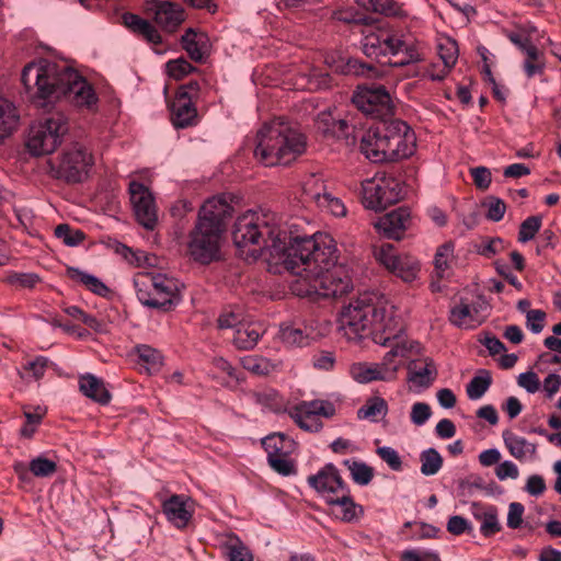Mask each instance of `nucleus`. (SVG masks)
Returning <instances> with one entry per match:
<instances>
[{"mask_svg":"<svg viewBox=\"0 0 561 561\" xmlns=\"http://www.w3.org/2000/svg\"><path fill=\"white\" fill-rule=\"evenodd\" d=\"M337 250L327 234L295 237L289 240L284 270L295 279L290 289L299 297L337 298L352 288V279L343 266H336Z\"/></svg>","mask_w":561,"mask_h":561,"instance_id":"nucleus-1","label":"nucleus"},{"mask_svg":"<svg viewBox=\"0 0 561 561\" xmlns=\"http://www.w3.org/2000/svg\"><path fill=\"white\" fill-rule=\"evenodd\" d=\"M21 81L35 100L66 99L77 107L91 110L98 103L93 87L77 70L46 59L27 64Z\"/></svg>","mask_w":561,"mask_h":561,"instance_id":"nucleus-2","label":"nucleus"},{"mask_svg":"<svg viewBox=\"0 0 561 561\" xmlns=\"http://www.w3.org/2000/svg\"><path fill=\"white\" fill-rule=\"evenodd\" d=\"M232 239L244 260L254 262L263 253H268L270 271L279 273V266L285 267L288 233L274 214L249 210L238 216L232 227Z\"/></svg>","mask_w":561,"mask_h":561,"instance_id":"nucleus-3","label":"nucleus"},{"mask_svg":"<svg viewBox=\"0 0 561 561\" xmlns=\"http://www.w3.org/2000/svg\"><path fill=\"white\" fill-rule=\"evenodd\" d=\"M371 328L373 341L387 346L392 341H400L403 333L401 319L393 306L377 299L370 294H363L344 307L339 318V330L347 340H357L362 333Z\"/></svg>","mask_w":561,"mask_h":561,"instance_id":"nucleus-4","label":"nucleus"},{"mask_svg":"<svg viewBox=\"0 0 561 561\" xmlns=\"http://www.w3.org/2000/svg\"><path fill=\"white\" fill-rule=\"evenodd\" d=\"M233 207L225 195L208 198L199 208L194 227L188 232L186 251L199 264L220 260V248Z\"/></svg>","mask_w":561,"mask_h":561,"instance_id":"nucleus-5","label":"nucleus"},{"mask_svg":"<svg viewBox=\"0 0 561 561\" xmlns=\"http://www.w3.org/2000/svg\"><path fill=\"white\" fill-rule=\"evenodd\" d=\"M415 147L414 131L399 118L377 123L360 138V151L375 163L407 159L414 153Z\"/></svg>","mask_w":561,"mask_h":561,"instance_id":"nucleus-6","label":"nucleus"},{"mask_svg":"<svg viewBox=\"0 0 561 561\" xmlns=\"http://www.w3.org/2000/svg\"><path fill=\"white\" fill-rule=\"evenodd\" d=\"M306 149L302 134L283 118L265 123L256 134L254 158L265 167L287 165Z\"/></svg>","mask_w":561,"mask_h":561,"instance_id":"nucleus-7","label":"nucleus"},{"mask_svg":"<svg viewBox=\"0 0 561 561\" xmlns=\"http://www.w3.org/2000/svg\"><path fill=\"white\" fill-rule=\"evenodd\" d=\"M362 50L367 57L378 61L381 57L390 56L387 62L393 67H403L422 60L421 54L414 46L386 32L366 35L362 43Z\"/></svg>","mask_w":561,"mask_h":561,"instance_id":"nucleus-8","label":"nucleus"},{"mask_svg":"<svg viewBox=\"0 0 561 561\" xmlns=\"http://www.w3.org/2000/svg\"><path fill=\"white\" fill-rule=\"evenodd\" d=\"M69 131L65 114L56 112L30 128L26 147L33 156L53 153Z\"/></svg>","mask_w":561,"mask_h":561,"instance_id":"nucleus-9","label":"nucleus"},{"mask_svg":"<svg viewBox=\"0 0 561 561\" xmlns=\"http://www.w3.org/2000/svg\"><path fill=\"white\" fill-rule=\"evenodd\" d=\"M92 164V154L79 144H73L65 149L57 164L49 162L51 175L68 184L83 182L88 178Z\"/></svg>","mask_w":561,"mask_h":561,"instance_id":"nucleus-10","label":"nucleus"},{"mask_svg":"<svg viewBox=\"0 0 561 561\" xmlns=\"http://www.w3.org/2000/svg\"><path fill=\"white\" fill-rule=\"evenodd\" d=\"M353 102L363 113L380 122L390 119L393 114L394 105L390 93L380 84L363 85L354 94Z\"/></svg>","mask_w":561,"mask_h":561,"instance_id":"nucleus-11","label":"nucleus"},{"mask_svg":"<svg viewBox=\"0 0 561 561\" xmlns=\"http://www.w3.org/2000/svg\"><path fill=\"white\" fill-rule=\"evenodd\" d=\"M363 204L376 211L402 198V187L394 179L366 180L362 184Z\"/></svg>","mask_w":561,"mask_h":561,"instance_id":"nucleus-12","label":"nucleus"},{"mask_svg":"<svg viewBox=\"0 0 561 561\" xmlns=\"http://www.w3.org/2000/svg\"><path fill=\"white\" fill-rule=\"evenodd\" d=\"M289 416L304 431L317 433L323 427L320 416L332 417L335 415V407L328 400L301 401L288 411Z\"/></svg>","mask_w":561,"mask_h":561,"instance_id":"nucleus-13","label":"nucleus"},{"mask_svg":"<svg viewBox=\"0 0 561 561\" xmlns=\"http://www.w3.org/2000/svg\"><path fill=\"white\" fill-rule=\"evenodd\" d=\"M128 191L136 220L147 230H153L158 222V214L151 191L137 181L129 183Z\"/></svg>","mask_w":561,"mask_h":561,"instance_id":"nucleus-14","label":"nucleus"},{"mask_svg":"<svg viewBox=\"0 0 561 561\" xmlns=\"http://www.w3.org/2000/svg\"><path fill=\"white\" fill-rule=\"evenodd\" d=\"M308 484L320 494L328 504L335 501L350 489L343 481L337 468L333 463H327L316 474L308 477Z\"/></svg>","mask_w":561,"mask_h":561,"instance_id":"nucleus-15","label":"nucleus"},{"mask_svg":"<svg viewBox=\"0 0 561 561\" xmlns=\"http://www.w3.org/2000/svg\"><path fill=\"white\" fill-rule=\"evenodd\" d=\"M147 5V11L152 14L154 23L164 32L174 33L186 19L185 10L180 3L151 0Z\"/></svg>","mask_w":561,"mask_h":561,"instance_id":"nucleus-16","label":"nucleus"},{"mask_svg":"<svg viewBox=\"0 0 561 561\" xmlns=\"http://www.w3.org/2000/svg\"><path fill=\"white\" fill-rule=\"evenodd\" d=\"M411 224L410 209L408 207H398L380 217L374 226L383 237L400 240Z\"/></svg>","mask_w":561,"mask_h":561,"instance_id":"nucleus-17","label":"nucleus"},{"mask_svg":"<svg viewBox=\"0 0 561 561\" xmlns=\"http://www.w3.org/2000/svg\"><path fill=\"white\" fill-rule=\"evenodd\" d=\"M150 282V287L156 288L162 296L163 301H153V306L160 311H170L174 309L181 301L180 297V283L173 277L165 274H157L147 276Z\"/></svg>","mask_w":561,"mask_h":561,"instance_id":"nucleus-18","label":"nucleus"},{"mask_svg":"<svg viewBox=\"0 0 561 561\" xmlns=\"http://www.w3.org/2000/svg\"><path fill=\"white\" fill-rule=\"evenodd\" d=\"M193 95L176 92L170 105L171 121L175 128H186L197 123V110L193 104Z\"/></svg>","mask_w":561,"mask_h":561,"instance_id":"nucleus-19","label":"nucleus"},{"mask_svg":"<svg viewBox=\"0 0 561 561\" xmlns=\"http://www.w3.org/2000/svg\"><path fill=\"white\" fill-rule=\"evenodd\" d=\"M167 519L178 528H184L193 516L191 500L184 495L173 494L162 503Z\"/></svg>","mask_w":561,"mask_h":561,"instance_id":"nucleus-20","label":"nucleus"},{"mask_svg":"<svg viewBox=\"0 0 561 561\" xmlns=\"http://www.w3.org/2000/svg\"><path fill=\"white\" fill-rule=\"evenodd\" d=\"M122 24L134 35L153 45L162 44V36L157 27L148 20L131 12L122 14Z\"/></svg>","mask_w":561,"mask_h":561,"instance_id":"nucleus-21","label":"nucleus"},{"mask_svg":"<svg viewBox=\"0 0 561 561\" xmlns=\"http://www.w3.org/2000/svg\"><path fill=\"white\" fill-rule=\"evenodd\" d=\"M471 507L473 517L480 522V533L483 537L490 538L502 530L495 506L483 507L478 503H472Z\"/></svg>","mask_w":561,"mask_h":561,"instance_id":"nucleus-22","label":"nucleus"},{"mask_svg":"<svg viewBox=\"0 0 561 561\" xmlns=\"http://www.w3.org/2000/svg\"><path fill=\"white\" fill-rule=\"evenodd\" d=\"M79 389L85 397L100 404L104 405L111 401V393L103 380L92 374L80 376Z\"/></svg>","mask_w":561,"mask_h":561,"instance_id":"nucleus-23","label":"nucleus"},{"mask_svg":"<svg viewBox=\"0 0 561 561\" xmlns=\"http://www.w3.org/2000/svg\"><path fill=\"white\" fill-rule=\"evenodd\" d=\"M208 38L204 33H197L190 27L181 37V45L188 54L190 58L196 62H202L207 50Z\"/></svg>","mask_w":561,"mask_h":561,"instance_id":"nucleus-24","label":"nucleus"},{"mask_svg":"<svg viewBox=\"0 0 561 561\" xmlns=\"http://www.w3.org/2000/svg\"><path fill=\"white\" fill-rule=\"evenodd\" d=\"M502 437L510 454L519 461L527 457H534L537 453V445L528 442L522 436H517L510 430L502 433Z\"/></svg>","mask_w":561,"mask_h":561,"instance_id":"nucleus-25","label":"nucleus"},{"mask_svg":"<svg viewBox=\"0 0 561 561\" xmlns=\"http://www.w3.org/2000/svg\"><path fill=\"white\" fill-rule=\"evenodd\" d=\"M383 369L385 367H382L380 364H375L373 366L358 364L352 368V376L356 381L360 383H367L374 380H393V369Z\"/></svg>","mask_w":561,"mask_h":561,"instance_id":"nucleus-26","label":"nucleus"},{"mask_svg":"<svg viewBox=\"0 0 561 561\" xmlns=\"http://www.w3.org/2000/svg\"><path fill=\"white\" fill-rule=\"evenodd\" d=\"M330 505L336 508V516L346 523L356 522L363 515V507L354 502L350 495V490L341 496H336Z\"/></svg>","mask_w":561,"mask_h":561,"instance_id":"nucleus-27","label":"nucleus"},{"mask_svg":"<svg viewBox=\"0 0 561 561\" xmlns=\"http://www.w3.org/2000/svg\"><path fill=\"white\" fill-rule=\"evenodd\" d=\"M262 446L267 454V460L275 457L289 456L294 442L284 434L275 433L262 439Z\"/></svg>","mask_w":561,"mask_h":561,"instance_id":"nucleus-28","label":"nucleus"},{"mask_svg":"<svg viewBox=\"0 0 561 561\" xmlns=\"http://www.w3.org/2000/svg\"><path fill=\"white\" fill-rule=\"evenodd\" d=\"M67 276L72 280H77L84 285L92 293L105 297L110 293L108 287L98 277L87 272L79 270L78 267H68Z\"/></svg>","mask_w":561,"mask_h":561,"instance_id":"nucleus-29","label":"nucleus"},{"mask_svg":"<svg viewBox=\"0 0 561 561\" xmlns=\"http://www.w3.org/2000/svg\"><path fill=\"white\" fill-rule=\"evenodd\" d=\"M261 335V328L254 324L242 325L236 329L232 342L239 350H251L257 344Z\"/></svg>","mask_w":561,"mask_h":561,"instance_id":"nucleus-30","label":"nucleus"},{"mask_svg":"<svg viewBox=\"0 0 561 561\" xmlns=\"http://www.w3.org/2000/svg\"><path fill=\"white\" fill-rule=\"evenodd\" d=\"M449 322L457 328L473 329L478 327L471 307L463 299L449 311Z\"/></svg>","mask_w":561,"mask_h":561,"instance_id":"nucleus-31","label":"nucleus"},{"mask_svg":"<svg viewBox=\"0 0 561 561\" xmlns=\"http://www.w3.org/2000/svg\"><path fill=\"white\" fill-rule=\"evenodd\" d=\"M19 115L12 103L0 99V142L16 128Z\"/></svg>","mask_w":561,"mask_h":561,"instance_id":"nucleus-32","label":"nucleus"},{"mask_svg":"<svg viewBox=\"0 0 561 561\" xmlns=\"http://www.w3.org/2000/svg\"><path fill=\"white\" fill-rule=\"evenodd\" d=\"M387 413L388 404L386 400L381 397H371L357 410V419L377 422L379 416L383 417Z\"/></svg>","mask_w":561,"mask_h":561,"instance_id":"nucleus-33","label":"nucleus"},{"mask_svg":"<svg viewBox=\"0 0 561 561\" xmlns=\"http://www.w3.org/2000/svg\"><path fill=\"white\" fill-rule=\"evenodd\" d=\"M492 385L491 373L486 369H480L466 386V392L470 400L481 399Z\"/></svg>","mask_w":561,"mask_h":561,"instance_id":"nucleus-34","label":"nucleus"},{"mask_svg":"<svg viewBox=\"0 0 561 561\" xmlns=\"http://www.w3.org/2000/svg\"><path fill=\"white\" fill-rule=\"evenodd\" d=\"M328 187L322 176L310 174L304 181L302 193L307 202H313L316 205L322 201V196L327 195Z\"/></svg>","mask_w":561,"mask_h":561,"instance_id":"nucleus-35","label":"nucleus"},{"mask_svg":"<svg viewBox=\"0 0 561 561\" xmlns=\"http://www.w3.org/2000/svg\"><path fill=\"white\" fill-rule=\"evenodd\" d=\"M390 346V351L387 352L383 356L382 362L380 365L385 367L383 370H387L389 368L393 369V379L396 378V374L398 371V368L400 366L401 359L408 356L409 348L407 347L403 340L400 341H392L388 345Z\"/></svg>","mask_w":561,"mask_h":561,"instance_id":"nucleus-36","label":"nucleus"},{"mask_svg":"<svg viewBox=\"0 0 561 561\" xmlns=\"http://www.w3.org/2000/svg\"><path fill=\"white\" fill-rule=\"evenodd\" d=\"M134 285L136 288V295L139 300V302L148 308L157 309V307L153 306V301H163L162 296L159 294V291L150 287L149 278L146 276L145 279L136 278L134 280Z\"/></svg>","mask_w":561,"mask_h":561,"instance_id":"nucleus-37","label":"nucleus"},{"mask_svg":"<svg viewBox=\"0 0 561 561\" xmlns=\"http://www.w3.org/2000/svg\"><path fill=\"white\" fill-rule=\"evenodd\" d=\"M414 364H415L414 362H411L408 366L409 381H411L417 386H421V387H428L437 374L433 360L430 358H426L425 366L420 370H415L413 368Z\"/></svg>","mask_w":561,"mask_h":561,"instance_id":"nucleus-38","label":"nucleus"},{"mask_svg":"<svg viewBox=\"0 0 561 561\" xmlns=\"http://www.w3.org/2000/svg\"><path fill=\"white\" fill-rule=\"evenodd\" d=\"M420 271L417 260L409 255H401L399 262L391 270V273L400 277L405 283L413 282Z\"/></svg>","mask_w":561,"mask_h":561,"instance_id":"nucleus-39","label":"nucleus"},{"mask_svg":"<svg viewBox=\"0 0 561 561\" xmlns=\"http://www.w3.org/2000/svg\"><path fill=\"white\" fill-rule=\"evenodd\" d=\"M420 461L421 473L426 477L436 474L442 469L444 462L440 454L433 447L420 454Z\"/></svg>","mask_w":561,"mask_h":561,"instance_id":"nucleus-40","label":"nucleus"},{"mask_svg":"<svg viewBox=\"0 0 561 561\" xmlns=\"http://www.w3.org/2000/svg\"><path fill=\"white\" fill-rule=\"evenodd\" d=\"M139 359L147 365L146 369L149 374L158 371L162 366V355L156 348L141 344L135 347Z\"/></svg>","mask_w":561,"mask_h":561,"instance_id":"nucleus-41","label":"nucleus"},{"mask_svg":"<svg viewBox=\"0 0 561 561\" xmlns=\"http://www.w3.org/2000/svg\"><path fill=\"white\" fill-rule=\"evenodd\" d=\"M343 465L350 470L355 483L367 485L373 480L374 470L365 462L346 459L343 461Z\"/></svg>","mask_w":561,"mask_h":561,"instance_id":"nucleus-42","label":"nucleus"},{"mask_svg":"<svg viewBox=\"0 0 561 561\" xmlns=\"http://www.w3.org/2000/svg\"><path fill=\"white\" fill-rule=\"evenodd\" d=\"M116 252L122 254L129 263L136 264L137 266L147 265L153 266L156 257L144 251H133L125 244L118 243Z\"/></svg>","mask_w":561,"mask_h":561,"instance_id":"nucleus-43","label":"nucleus"},{"mask_svg":"<svg viewBox=\"0 0 561 561\" xmlns=\"http://www.w3.org/2000/svg\"><path fill=\"white\" fill-rule=\"evenodd\" d=\"M226 554L228 561H253L252 552L238 537L226 545Z\"/></svg>","mask_w":561,"mask_h":561,"instance_id":"nucleus-44","label":"nucleus"},{"mask_svg":"<svg viewBox=\"0 0 561 561\" xmlns=\"http://www.w3.org/2000/svg\"><path fill=\"white\" fill-rule=\"evenodd\" d=\"M55 236L58 239H61L62 242L68 247H77L79 245L85 238L83 231L79 229H72L67 224L58 225L55 228Z\"/></svg>","mask_w":561,"mask_h":561,"instance_id":"nucleus-45","label":"nucleus"},{"mask_svg":"<svg viewBox=\"0 0 561 561\" xmlns=\"http://www.w3.org/2000/svg\"><path fill=\"white\" fill-rule=\"evenodd\" d=\"M28 469L35 477L45 478L56 472L57 463L46 457L38 456L31 460Z\"/></svg>","mask_w":561,"mask_h":561,"instance_id":"nucleus-46","label":"nucleus"},{"mask_svg":"<svg viewBox=\"0 0 561 561\" xmlns=\"http://www.w3.org/2000/svg\"><path fill=\"white\" fill-rule=\"evenodd\" d=\"M165 68L168 75L175 80H181L188 73L196 70V68L192 66L184 57L169 60L165 64Z\"/></svg>","mask_w":561,"mask_h":561,"instance_id":"nucleus-47","label":"nucleus"},{"mask_svg":"<svg viewBox=\"0 0 561 561\" xmlns=\"http://www.w3.org/2000/svg\"><path fill=\"white\" fill-rule=\"evenodd\" d=\"M356 3L366 11L393 15L397 13L392 0H356Z\"/></svg>","mask_w":561,"mask_h":561,"instance_id":"nucleus-48","label":"nucleus"},{"mask_svg":"<svg viewBox=\"0 0 561 561\" xmlns=\"http://www.w3.org/2000/svg\"><path fill=\"white\" fill-rule=\"evenodd\" d=\"M39 276L35 273H11L5 277V282L15 288L32 289L39 283Z\"/></svg>","mask_w":561,"mask_h":561,"instance_id":"nucleus-49","label":"nucleus"},{"mask_svg":"<svg viewBox=\"0 0 561 561\" xmlns=\"http://www.w3.org/2000/svg\"><path fill=\"white\" fill-rule=\"evenodd\" d=\"M541 227V218L539 216H530L526 218L519 227L518 241L528 242L535 238Z\"/></svg>","mask_w":561,"mask_h":561,"instance_id":"nucleus-50","label":"nucleus"},{"mask_svg":"<svg viewBox=\"0 0 561 561\" xmlns=\"http://www.w3.org/2000/svg\"><path fill=\"white\" fill-rule=\"evenodd\" d=\"M342 71L347 75L366 76L369 78L377 75L373 64H365L356 58L348 59Z\"/></svg>","mask_w":561,"mask_h":561,"instance_id":"nucleus-51","label":"nucleus"},{"mask_svg":"<svg viewBox=\"0 0 561 561\" xmlns=\"http://www.w3.org/2000/svg\"><path fill=\"white\" fill-rule=\"evenodd\" d=\"M375 256L389 272H391L401 257V255L397 254L394 247L389 243L382 244L376 250Z\"/></svg>","mask_w":561,"mask_h":561,"instance_id":"nucleus-52","label":"nucleus"},{"mask_svg":"<svg viewBox=\"0 0 561 561\" xmlns=\"http://www.w3.org/2000/svg\"><path fill=\"white\" fill-rule=\"evenodd\" d=\"M280 339L289 346H304L308 344V335H306L300 329L294 327L282 328Z\"/></svg>","mask_w":561,"mask_h":561,"instance_id":"nucleus-53","label":"nucleus"},{"mask_svg":"<svg viewBox=\"0 0 561 561\" xmlns=\"http://www.w3.org/2000/svg\"><path fill=\"white\" fill-rule=\"evenodd\" d=\"M438 54L446 68L450 69L458 59V45L455 41L447 39L438 45Z\"/></svg>","mask_w":561,"mask_h":561,"instance_id":"nucleus-54","label":"nucleus"},{"mask_svg":"<svg viewBox=\"0 0 561 561\" xmlns=\"http://www.w3.org/2000/svg\"><path fill=\"white\" fill-rule=\"evenodd\" d=\"M317 206L336 217L344 216L346 213V208L342 201L333 196L331 192H328L327 195L322 196V201H320Z\"/></svg>","mask_w":561,"mask_h":561,"instance_id":"nucleus-55","label":"nucleus"},{"mask_svg":"<svg viewBox=\"0 0 561 561\" xmlns=\"http://www.w3.org/2000/svg\"><path fill=\"white\" fill-rule=\"evenodd\" d=\"M377 455L394 471L402 469V461L398 451L389 446L378 447Z\"/></svg>","mask_w":561,"mask_h":561,"instance_id":"nucleus-56","label":"nucleus"},{"mask_svg":"<svg viewBox=\"0 0 561 561\" xmlns=\"http://www.w3.org/2000/svg\"><path fill=\"white\" fill-rule=\"evenodd\" d=\"M267 461H268V465L271 466V468L275 472H277L284 477H288L296 472L295 463L293 460L289 459V456L275 457V458H271Z\"/></svg>","mask_w":561,"mask_h":561,"instance_id":"nucleus-57","label":"nucleus"},{"mask_svg":"<svg viewBox=\"0 0 561 561\" xmlns=\"http://www.w3.org/2000/svg\"><path fill=\"white\" fill-rule=\"evenodd\" d=\"M470 174L477 188L485 191L492 182L491 171L486 167H476L470 169Z\"/></svg>","mask_w":561,"mask_h":561,"instance_id":"nucleus-58","label":"nucleus"},{"mask_svg":"<svg viewBox=\"0 0 561 561\" xmlns=\"http://www.w3.org/2000/svg\"><path fill=\"white\" fill-rule=\"evenodd\" d=\"M431 407L424 402H416L411 409V422L416 426H422L431 417Z\"/></svg>","mask_w":561,"mask_h":561,"instance_id":"nucleus-59","label":"nucleus"},{"mask_svg":"<svg viewBox=\"0 0 561 561\" xmlns=\"http://www.w3.org/2000/svg\"><path fill=\"white\" fill-rule=\"evenodd\" d=\"M453 252L454 244L451 242L438 247L434 257V264L437 271L445 272L448 268V259L453 255Z\"/></svg>","mask_w":561,"mask_h":561,"instance_id":"nucleus-60","label":"nucleus"},{"mask_svg":"<svg viewBox=\"0 0 561 561\" xmlns=\"http://www.w3.org/2000/svg\"><path fill=\"white\" fill-rule=\"evenodd\" d=\"M525 507L522 503L513 502L508 506L507 527L517 529L522 526Z\"/></svg>","mask_w":561,"mask_h":561,"instance_id":"nucleus-61","label":"nucleus"},{"mask_svg":"<svg viewBox=\"0 0 561 561\" xmlns=\"http://www.w3.org/2000/svg\"><path fill=\"white\" fill-rule=\"evenodd\" d=\"M506 211L505 203L497 197L491 196L488 203L486 218L492 221H500Z\"/></svg>","mask_w":561,"mask_h":561,"instance_id":"nucleus-62","label":"nucleus"},{"mask_svg":"<svg viewBox=\"0 0 561 561\" xmlns=\"http://www.w3.org/2000/svg\"><path fill=\"white\" fill-rule=\"evenodd\" d=\"M519 387L524 388L528 393H535L540 388V380L536 373L529 370L522 373L517 378Z\"/></svg>","mask_w":561,"mask_h":561,"instance_id":"nucleus-63","label":"nucleus"},{"mask_svg":"<svg viewBox=\"0 0 561 561\" xmlns=\"http://www.w3.org/2000/svg\"><path fill=\"white\" fill-rule=\"evenodd\" d=\"M471 529L472 526L470 522L459 515L449 517L447 522V530L455 536L462 535L466 531H471Z\"/></svg>","mask_w":561,"mask_h":561,"instance_id":"nucleus-64","label":"nucleus"}]
</instances>
